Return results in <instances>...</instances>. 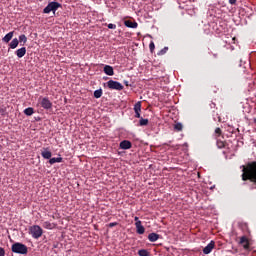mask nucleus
<instances>
[{
	"label": "nucleus",
	"instance_id": "nucleus-31",
	"mask_svg": "<svg viewBox=\"0 0 256 256\" xmlns=\"http://www.w3.org/2000/svg\"><path fill=\"white\" fill-rule=\"evenodd\" d=\"M117 225V222H111L110 224H108V227H117Z\"/></svg>",
	"mask_w": 256,
	"mask_h": 256
},
{
	"label": "nucleus",
	"instance_id": "nucleus-25",
	"mask_svg": "<svg viewBox=\"0 0 256 256\" xmlns=\"http://www.w3.org/2000/svg\"><path fill=\"white\" fill-rule=\"evenodd\" d=\"M140 125L141 126L149 125V120L141 118L140 119Z\"/></svg>",
	"mask_w": 256,
	"mask_h": 256
},
{
	"label": "nucleus",
	"instance_id": "nucleus-17",
	"mask_svg": "<svg viewBox=\"0 0 256 256\" xmlns=\"http://www.w3.org/2000/svg\"><path fill=\"white\" fill-rule=\"evenodd\" d=\"M19 47V39L14 38L12 41L9 43V48L10 49H17Z\"/></svg>",
	"mask_w": 256,
	"mask_h": 256
},
{
	"label": "nucleus",
	"instance_id": "nucleus-4",
	"mask_svg": "<svg viewBox=\"0 0 256 256\" xmlns=\"http://www.w3.org/2000/svg\"><path fill=\"white\" fill-rule=\"evenodd\" d=\"M38 105H40L42 109L46 110H49L53 107V103L47 97L39 98Z\"/></svg>",
	"mask_w": 256,
	"mask_h": 256
},
{
	"label": "nucleus",
	"instance_id": "nucleus-3",
	"mask_svg": "<svg viewBox=\"0 0 256 256\" xmlns=\"http://www.w3.org/2000/svg\"><path fill=\"white\" fill-rule=\"evenodd\" d=\"M108 89L115 90V91H123L124 86L118 81L109 80L107 82Z\"/></svg>",
	"mask_w": 256,
	"mask_h": 256
},
{
	"label": "nucleus",
	"instance_id": "nucleus-29",
	"mask_svg": "<svg viewBox=\"0 0 256 256\" xmlns=\"http://www.w3.org/2000/svg\"><path fill=\"white\" fill-rule=\"evenodd\" d=\"M108 29H117V25H115V24H108Z\"/></svg>",
	"mask_w": 256,
	"mask_h": 256
},
{
	"label": "nucleus",
	"instance_id": "nucleus-21",
	"mask_svg": "<svg viewBox=\"0 0 256 256\" xmlns=\"http://www.w3.org/2000/svg\"><path fill=\"white\" fill-rule=\"evenodd\" d=\"M43 227H44V229H55V224H53L49 221H46L43 223Z\"/></svg>",
	"mask_w": 256,
	"mask_h": 256
},
{
	"label": "nucleus",
	"instance_id": "nucleus-22",
	"mask_svg": "<svg viewBox=\"0 0 256 256\" xmlns=\"http://www.w3.org/2000/svg\"><path fill=\"white\" fill-rule=\"evenodd\" d=\"M18 41H19V43H23V45H25V43H27V36L25 34H21L18 37Z\"/></svg>",
	"mask_w": 256,
	"mask_h": 256
},
{
	"label": "nucleus",
	"instance_id": "nucleus-14",
	"mask_svg": "<svg viewBox=\"0 0 256 256\" xmlns=\"http://www.w3.org/2000/svg\"><path fill=\"white\" fill-rule=\"evenodd\" d=\"M41 155H42L43 159L50 160L53 154L51 153L49 148H44L43 151L41 152Z\"/></svg>",
	"mask_w": 256,
	"mask_h": 256
},
{
	"label": "nucleus",
	"instance_id": "nucleus-9",
	"mask_svg": "<svg viewBox=\"0 0 256 256\" xmlns=\"http://www.w3.org/2000/svg\"><path fill=\"white\" fill-rule=\"evenodd\" d=\"M15 55L18 57V59H22V57H25L27 55V48L21 47L15 51Z\"/></svg>",
	"mask_w": 256,
	"mask_h": 256
},
{
	"label": "nucleus",
	"instance_id": "nucleus-16",
	"mask_svg": "<svg viewBox=\"0 0 256 256\" xmlns=\"http://www.w3.org/2000/svg\"><path fill=\"white\" fill-rule=\"evenodd\" d=\"M148 240L151 242V243H155V241H159V234L157 233H150L148 235Z\"/></svg>",
	"mask_w": 256,
	"mask_h": 256
},
{
	"label": "nucleus",
	"instance_id": "nucleus-2",
	"mask_svg": "<svg viewBox=\"0 0 256 256\" xmlns=\"http://www.w3.org/2000/svg\"><path fill=\"white\" fill-rule=\"evenodd\" d=\"M29 234L33 237V239H39L43 236V228H41L39 225L30 226Z\"/></svg>",
	"mask_w": 256,
	"mask_h": 256
},
{
	"label": "nucleus",
	"instance_id": "nucleus-34",
	"mask_svg": "<svg viewBox=\"0 0 256 256\" xmlns=\"http://www.w3.org/2000/svg\"><path fill=\"white\" fill-rule=\"evenodd\" d=\"M168 48H164V50L161 51V53H166Z\"/></svg>",
	"mask_w": 256,
	"mask_h": 256
},
{
	"label": "nucleus",
	"instance_id": "nucleus-33",
	"mask_svg": "<svg viewBox=\"0 0 256 256\" xmlns=\"http://www.w3.org/2000/svg\"><path fill=\"white\" fill-rule=\"evenodd\" d=\"M134 221H136V223H137V221H141V220H139V217L135 216Z\"/></svg>",
	"mask_w": 256,
	"mask_h": 256
},
{
	"label": "nucleus",
	"instance_id": "nucleus-5",
	"mask_svg": "<svg viewBox=\"0 0 256 256\" xmlns=\"http://www.w3.org/2000/svg\"><path fill=\"white\" fill-rule=\"evenodd\" d=\"M61 7V4L59 2H50L45 8L44 13H51V11H57V9Z\"/></svg>",
	"mask_w": 256,
	"mask_h": 256
},
{
	"label": "nucleus",
	"instance_id": "nucleus-18",
	"mask_svg": "<svg viewBox=\"0 0 256 256\" xmlns=\"http://www.w3.org/2000/svg\"><path fill=\"white\" fill-rule=\"evenodd\" d=\"M49 163H50V165H55V163H63V158H61V157L50 158Z\"/></svg>",
	"mask_w": 256,
	"mask_h": 256
},
{
	"label": "nucleus",
	"instance_id": "nucleus-6",
	"mask_svg": "<svg viewBox=\"0 0 256 256\" xmlns=\"http://www.w3.org/2000/svg\"><path fill=\"white\" fill-rule=\"evenodd\" d=\"M135 227L136 233H138V235H143L145 233V227L143 226L141 221L135 222Z\"/></svg>",
	"mask_w": 256,
	"mask_h": 256
},
{
	"label": "nucleus",
	"instance_id": "nucleus-27",
	"mask_svg": "<svg viewBox=\"0 0 256 256\" xmlns=\"http://www.w3.org/2000/svg\"><path fill=\"white\" fill-rule=\"evenodd\" d=\"M149 49H150L151 53H153V51H155V43L154 42H151L149 44Z\"/></svg>",
	"mask_w": 256,
	"mask_h": 256
},
{
	"label": "nucleus",
	"instance_id": "nucleus-1",
	"mask_svg": "<svg viewBox=\"0 0 256 256\" xmlns=\"http://www.w3.org/2000/svg\"><path fill=\"white\" fill-rule=\"evenodd\" d=\"M28 251L29 250H28L27 246L23 243L16 242L12 245L13 253H18L20 255H27Z\"/></svg>",
	"mask_w": 256,
	"mask_h": 256
},
{
	"label": "nucleus",
	"instance_id": "nucleus-20",
	"mask_svg": "<svg viewBox=\"0 0 256 256\" xmlns=\"http://www.w3.org/2000/svg\"><path fill=\"white\" fill-rule=\"evenodd\" d=\"M95 99H101L103 97V89H98L94 91Z\"/></svg>",
	"mask_w": 256,
	"mask_h": 256
},
{
	"label": "nucleus",
	"instance_id": "nucleus-13",
	"mask_svg": "<svg viewBox=\"0 0 256 256\" xmlns=\"http://www.w3.org/2000/svg\"><path fill=\"white\" fill-rule=\"evenodd\" d=\"M104 73L105 75H109V77H113V75H115V71L113 70L112 66L109 65L104 66Z\"/></svg>",
	"mask_w": 256,
	"mask_h": 256
},
{
	"label": "nucleus",
	"instance_id": "nucleus-12",
	"mask_svg": "<svg viewBox=\"0 0 256 256\" xmlns=\"http://www.w3.org/2000/svg\"><path fill=\"white\" fill-rule=\"evenodd\" d=\"M240 245H243L244 249H249L250 244H249V239L247 238V236H242L240 238Z\"/></svg>",
	"mask_w": 256,
	"mask_h": 256
},
{
	"label": "nucleus",
	"instance_id": "nucleus-30",
	"mask_svg": "<svg viewBox=\"0 0 256 256\" xmlns=\"http://www.w3.org/2000/svg\"><path fill=\"white\" fill-rule=\"evenodd\" d=\"M0 256H5V248L0 247Z\"/></svg>",
	"mask_w": 256,
	"mask_h": 256
},
{
	"label": "nucleus",
	"instance_id": "nucleus-26",
	"mask_svg": "<svg viewBox=\"0 0 256 256\" xmlns=\"http://www.w3.org/2000/svg\"><path fill=\"white\" fill-rule=\"evenodd\" d=\"M217 146L219 147V149H223V147H225V142L223 141H217Z\"/></svg>",
	"mask_w": 256,
	"mask_h": 256
},
{
	"label": "nucleus",
	"instance_id": "nucleus-23",
	"mask_svg": "<svg viewBox=\"0 0 256 256\" xmlns=\"http://www.w3.org/2000/svg\"><path fill=\"white\" fill-rule=\"evenodd\" d=\"M138 255L139 256H149V251H147L145 249H141L138 251Z\"/></svg>",
	"mask_w": 256,
	"mask_h": 256
},
{
	"label": "nucleus",
	"instance_id": "nucleus-19",
	"mask_svg": "<svg viewBox=\"0 0 256 256\" xmlns=\"http://www.w3.org/2000/svg\"><path fill=\"white\" fill-rule=\"evenodd\" d=\"M33 113H35V109H33L32 107H28L24 110V115H27V117H31Z\"/></svg>",
	"mask_w": 256,
	"mask_h": 256
},
{
	"label": "nucleus",
	"instance_id": "nucleus-10",
	"mask_svg": "<svg viewBox=\"0 0 256 256\" xmlns=\"http://www.w3.org/2000/svg\"><path fill=\"white\" fill-rule=\"evenodd\" d=\"M119 147L120 149L127 150V149H131L133 147V144L129 140H123L122 142H120Z\"/></svg>",
	"mask_w": 256,
	"mask_h": 256
},
{
	"label": "nucleus",
	"instance_id": "nucleus-8",
	"mask_svg": "<svg viewBox=\"0 0 256 256\" xmlns=\"http://www.w3.org/2000/svg\"><path fill=\"white\" fill-rule=\"evenodd\" d=\"M134 112H135L136 119H141V101H138L134 105Z\"/></svg>",
	"mask_w": 256,
	"mask_h": 256
},
{
	"label": "nucleus",
	"instance_id": "nucleus-11",
	"mask_svg": "<svg viewBox=\"0 0 256 256\" xmlns=\"http://www.w3.org/2000/svg\"><path fill=\"white\" fill-rule=\"evenodd\" d=\"M124 25L126 27H129V29H137V27H139V24H137V22L131 20H125Z\"/></svg>",
	"mask_w": 256,
	"mask_h": 256
},
{
	"label": "nucleus",
	"instance_id": "nucleus-15",
	"mask_svg": "<svg viewBox=\"0 0 256 256\" xmlns=\"http://www.w3.org/2000/svg\"><path fill=\"white\" fill-rule=\"evenodd\" d=\"M13 35H15L14 31L9 32L8 34H6L3 38L2 41L3 43H9L11 41V39H13Z\"/></svg>",
	"mask_w": 256,
	"mask_h": 256
},
{
	"label": "nucleus",
	"instance_id": "nucleus-32",
	"mask_svg": "<svg viewBox=\"0 0 256 256\" xmlns=\"http://www.w3.org/2000/svg\"><path fill=\"white\" fill-rule=\"evenodd\" d=\"M235 3H237V0H229L230 5H235Z\"/></svg>",
	"mask_w": 256,
	"mask_h": 256
},
{
	"label": "nucleus",
	"instance_id": "nucleus-7",
	"mask_svg": "<svg viewBox=\"0 0 256 256\" xmlns=\"http://www.w3.org/2000/svg\"><path fill=\"white\" fill-rule=\"evenodd\" d=\"M213 249H215V241H210V243L203 249V253L204 255H209V253H211V251H213Z\"/></svg>",
	"mask_w": 256,
	"mask_h": 256
},
{
	"label": "nucleus",
	"instance_id": "nucleus-28",
	"mask_svg": "<svg viewBox=\"0 0 256 256\" xmlns=\"http://www.w3.org/2000/svg\"><path fill=\"white\" fill-rule=\"evenodd\" d=\"M215 135H216V137H221V128L215 129Z\"/></svg>",
	"mask_w": 256,
	"mask_h": 256
},
{
	"label": "nucleus",
	"instance_id": "nucleus-24",
	"mask_svg": "<svg viewBox=\"0 0 256 256\" xmlns=\"http://www.w3.org/2000/svg\"><path fill=\"white\" fill-rule=\"evenodd\" d=\"M174 129H175L176 131H183V124H181V123H176V124L174 125Z\"/></svg>",
	"mask_w": 256,
	"mask_h": 256
}]
</instances>
